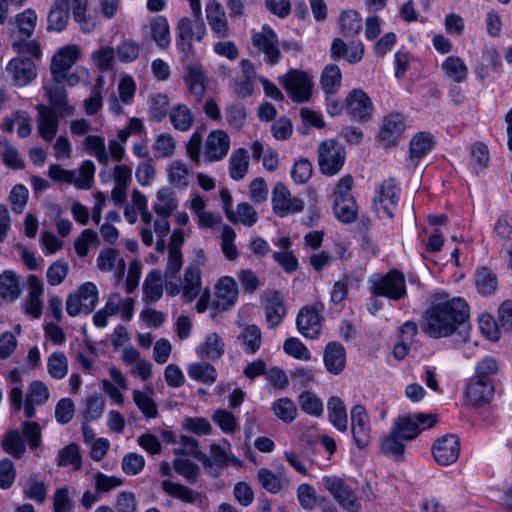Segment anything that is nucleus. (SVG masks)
Wrapping results in <instances>:
<instances>
[{"label": "nucleus", "instance_id": "nucleus-1", "mask_svg": "<svg viewBox=\"0 0 512 512\" xmlns=\"http://www.w3.org/2000/svg\"><path fill=\"white\" fill-rule=\"evenodd\" d=\"M469 317V306L461 297L437 294L423 314V332L435 339L449 337Z\"/></svg>", "mask_w": 512, "mask_h": 512}, {"label": "nucleus", "instance_id": "nucleus-2", "mask_svg": "<svg viewBox=\"0 0 512 512\" xmlns=\"http://www.w3.org/2000/svg\"><path fill=\"white\" fill-rule=\"evenodd\" d=\"M368 283L373 296L398 301L407 294L404 274L397 269H392L384 275L375 274L369 278Z\"/></svg>", "mask_w": 512, "mask_h": 512}, {"label": "nucleus", "instance_id": "nucleus-3", "mask_svg": "<svg viewBox=\"0 0 512 512\" xmlns=\"http://www.w3.org/2000/svg\"><path fill=\"white\" fill-rule=\"evenodd\" d=\"M203 19L181 18L176 26V45L186 58L195 54L193 41L201 42L206 35Z\"/></svg>", "mask_w": 512, "mask_h": 512}, {"label": "nucleus", "instance_id": "nucleus-4", "mask_svg": "<svg viewBox=\"0 0 512 512\" xmlns=\"http://www.w3.org/2000/svg\"><path fill=\"white\" fill-rule=\"evenodd\" d=\"M346 160L345 148L335 140L327 139L318 146V165L320 172L334 176L340 172Z\"/></svg>", "mask_w": 512, "mask_h": 512}, {"label": "nucleus", "instance_id": "nucleus-5", "mask_svg": "<svg viewBox=\"0 0 512 512\" xmlns=\"http://www.w3.org/2000/svg\"><path fill=\"white\" fill-rule=\"evenodd\" d=\"M322 485L333 496L337 503L349 512H359L360 502L354 489L338 476H324Z\"/></svg>", "mask_w": 512, "mask_h": 512}, {"label": "nucleus", "instance_id": "nucleus-6", "mask_svg": "<svg viewBox=\"0 0 512 512\" xmlns=\"http://www.w3.org/2000/svg\"><path fill=\"white\" fill-rule=\"evenodd\" d=\"M281 83L294 102L304 103L310 100L313 82L306 72L290 70L281 77Z\"/></svg>", "mask_w": 512, "mask_h": 512}, {"label": "nucleus", "instance_id": "nucleus-7", "mask_svg": "<svg viewBox=\"0 0 512 512\" xmlns=\"http://www.w3.org/2000/svg\"><path fill=\"white\" fill-rule=\"evenodd\" d=\"M399 191L393 179L384 180L376 189L373 207L379 218H392L399 200Z\"/></svg>", "mask_w": 512, "mask_h": 512}, {"label": "nucleus", "instance_id": "nucleus-8", "mask_svg": "<svg viewBox=\"0 0 512 512\" xmlns=\"http://www.w3.org/2000/svg\"><path fill=\"white\" fill-rule=\"evenodd\" d=\"M435 423L436 419L433 415L418 413L414 415L399 416L392 427L400 433L402 439L409 442L415 439L422 430L433 427Z\"/></svg>", "mask_w": 512, "mask_h": 512}, {"label": "nucleus", "instance_id": "nucleus-9", "mask_svg": "<svg viewBox=\"0 0 512 512\" xmlns=\"http://www.w3.org/2000/svg\"><path fill=\"white\" fill-rule=\"evenodd\" d=\"M252 45L264 54V61L269 65H276L281 59L279 40L277 34L268 25H263L260 32H255L251 38Z\"/></svg>", "mask_w": 512, "mask_h": 512}, {"label": "nucleus", "instance_id": "nucleus-10", "mask_svg": "<svg viewBox=\"0 0 512 512\" xmlns=\"http://www.w3.org/2000/svg\"><path fill=\"white\" fill-rule=\"evenodd\" d=\"M271 202L274 213L279 217L298 213L304 209V202L298 197H292L290 190L282 182L276 183L273 187Z\"/></svg>", "mask_w": 512, "mask_h": 512}, {"label": "nucleus", "instance_id": "nucleus-11", "mask_svg": "<svg viewBox=\"0 0 512 512\" xmlns=\"http://www.w3.org/2000/svg\"><path fill=\"white\" fill-rule=\"evenodd\" d=\"M345 108L352 120L367 122L372 118L374 105L361 89L351 90L345 98Z\"/></svg>", "mask_w": 512, "mask_h": 512}, {"label": "nucleus", "instance_id": "nucleus-12", "mask_svg": "<svg viewBox=\"0 0 512 512\" xmlns=\"http://www.w3.org/2000/svg\"><path fill=\"white\" fill-rule=\"evenodd\" d=\"M81 51L76 45H67L52 57L51 74L53 81L64 82L66 73L74 66L80 57Z\"/></svg>", "mask_w": 512, "mask_h": 512}, {"label": "nucleus", "instance_id": "nucleus-13", "mask_svg": "<svg viewBox=\"0 0 512 512\" xmlns=\"http://www.w3.org/2000/svg\"><path fill=\"white\" fill-rule=\"evenodd\" d=\"M230 149V137L224 130L211 131L205 141L203 159L212 163L223 160Z\"/></svg>", "mask_w": 512, "mask_h": 512}, {"label": "nucleus", "instance_id": "nucleus-14", "mask_svg": "<svg viewBox=\"0 0 512 512\" xmlns=\"http://www.w3.org/2000/svg\"><path fill=\"white\" fill-rule=\"evenodd\" d=\"M351 432L356 446L363 449L370 443V419L366 408L356 404L351 409Z\"/></svg>", "mask_w": 512, "mask_h": 512}, {"label": "nucleus", "instance_id": "nucleus-15", "mask_svg": "<svg viewBox=\"0 0 512 512\" xmlns=\"http://www.w3.org/2000/svg\"><path fill=\"white\" fill-rule=\"evenodd\" d=\"M460 453V441L456 435L448 434L437 439L432 447L435 461L442 466L455 463Z\"/></svg>", "mask_w": 512, "mask_h": 512}, {"label": "nucleus", "instance_id": "nucleus-16", "mask_svg": "<svg viewBox=\"0 0 512 512\" xmlns=\"http://www.w3.org/2000/svg\"><path fill=\"white\" fill-rule=\"evenodd\" d=\"M404 131V116L399 112H393L383 118L378 137L385 146H394L400 140Z\"/></svg>", "mask_w": 512, "mask_h": 512}, {"label": "nucleus", "instance_id": "nucleus-17", "mask_svg": "<svg viewBox=\"0 0 512 512\" xmlns=\"http://www.w3.org/2000/svg\"><path fill=\"white\" fill-rule=\"evenodd\" d=\"M208 25L214 35L219 39L228 38L231 29L228 19L222 5L216 0H210L205 7Z\"/></svg>", "mask_w": 512, "mask_h": 512}, {"label": "nucleus", "instance_id": "nucleus-18", "mask_svg": "<svg viewBox=\"0 0 512 512\" xmlns=\"http://www.w3.org/2000/svg\"><path fill=\"white\" fill-rule=\"evenodd\" d=\"M495 384L471 378L464 392L467 402L473 406H482L490 403L494 398Z\"/></svg>", "mask_w": 512, "mask_h": 512}, {"label": "nucleus", "instance_id": "nucleus-19", "mask_svg": "<svg viewBox=\"0 0 512 512\" xmlns=\"http://www.w3.org/2000/svg\"><path fill=\"white\" fill-rule=\"evenodd\" d=\"M36 109L38 112L36 117L38 134L45 141L50 142L57 134L60 115L53 108L44 104H38Z\"/></svg>", "mask_w": 512, "mask_h": 512}, {"label": "nucleus", "instance_id": "nucleus-20", "mask_svg": "<svg viewBox=\"0 0 512 512\" xmlns=\"http://www.w3.org/2000/svg\"><path fill=\"white\" fill-rule=\"evenodd\" d=\"M296 325L299 332L306 338L316 339L321 333V317L314 306H306L300 309Z\"/></svg>", "mask_w": 512, "mask_h": 512}, {"label": "nucleus", "instance_id": "nucleus-21", "mask_svg": "<svg viewBox=\"0 0 512 512\" xmlns=\"http://www.w3.org/2000/svg\"><path fill=\"white\" fill-rule=\"evenodd\" d=\"M45 94L50 103V107L58 112L60 116H71L74 114V107L68 104L67 92L63 82L47 83L44 86Z\"/></svg>", "mask_w": 512, "mask_h": 512}, {"label": "nucleus", "instance_id": "nucleus-22", "mask_svg": "<svg viewBox=\"0 0 512 512\" xmlns=\"http://www.w3.org/2000/svg\"><path fill=\"white\" fill-rule=\"evenodd\" d=\"M6 72L17 86H25L36 77L35 64L27 57L12 59L6 67Z\"/></svg>", "mask_w": 512, "mask_h": 512}, {"label": "nucleus", "instance_id": "nucleus-23", "mask_svg": "<svg viewBox=\"0 0 512 512\" xmlns=\"http://www.w3.org/2000/svg\"><path fill=\"white\" fill-rule=\"evenodd\" d=\"M265 319L270 329L277 327L286 316L284 296L279 291H270L266 294Z\"/></svg>", "mask_w": 512, "mask_h": 512}, {"label": "nucleus", "instance_id": "nucleus-24", "mask_svg": "<svg viewBox=\"0 0 512 512\" xmlns=\"http://www.w3.org/2000/svg\"><path fill=\"white\" fill-rule=\"evenodd\" d=\"M238 287L236 281L229 276L222 277L216 285V300L213 306L216 309L228 310L236 303Z\"/></svg>", "mask_w": 512, "mask_h": 512}, {"label": "nucleus", "instance_id": "nucleus-25", "mask_svg": "<svg viewBox=\"0 0 512 512\" xmlns=\"http://www.w3.org/2000/svg\"><path fill=\"white\" fill-rule=\"evenodd\" d=\"M197 459L201 461L204 470L211 477H218L222 469L228 465V455L226 451L218 444H211L210 455L200 453Z\"/></svg>", "mask_w": 512, "mask_h": 512}, {"label": "nucleus", "instance_id": "nucleus-26", "mask_svg": "<svg viewBox=\"0 0 512 512\" xmlns=\"http://www.w3.org/2000/svg\"><path fill=\"white\" fill-rule=\"evenodd\" d=\"M143 31L159 48L167 49L170 46V26L166 17H153L149 24L143 27Z\"/></svg>", "mask_w": 512, "mask_h": 512}, {"label": "nucleus", "instance_id": "nucleus-27", "mask_svg": "<svg viewBox=\"0 0 512 512\" xmlns=\"http://www.w3.org/2000/svg\"><path fill=\"white\" fill-rule=\"evenodd\" d=\"M433 135L429 132H419L415 134L409 145V162L415 168L419 161L427 155L434 147Z\"/></svg>", "mask_w": 512, "mask_h": 512}, {"label": "nucleus", "instance_id": "nucleus-28", "mask_svg": "<svg viewBox=\"0 0 512 512\" xmlns=\"http://www.w3.org/2000/svg\"><path fill=\"white\" fill-rule=\"evenodd\" d=\"M323 361L327 371L331 374H340L346 364V351L338 342H329L324 350Z\"/></svg>", "mask_w": 512, "mask_h": 512}, {"label": "nucleus", "instance_id": "nucleus-29", "mask_svg": "<svg viewBox=\"0 0 512 512\" xmlns=\"http://www.w3.org/2000/svg\"><path fill=\"white\" fill-rule=\"evenodd\" d=\"M70 0H55L47 16V30L62 32L66 29L70 19Z\"/></svg>", "mask_w": 512, "mask_h": 512}, {"label": "nucleus", "instance_id": "nucleus-30", "mask_svg": "<svg viewBox=\"0 0 512 512\" xmlns=\"http://www.w3.org/2000/svg\"><path fill=\"white\" fill-rule=\"evenodd\" d=\"M406 440L395 428L385 435L380 442V451L382 454L394 458L396 461H402L405 454Z\"/></svg>", "mask_w": 512, "mask_h": 512}, {"label": "nucleus", "instance_id": "nucleus-31", "mask_svg": "<svg viewBox=\"0 0 512 512\" xmlns=\"http://www.w3.org/2000/svg\"><path fill=\"white\" fill-rule=\"evenodd\" d=\"M49 398V390L41 381L30 384L24 404L25 417L30 419L35 415V405H43Z\"/></svg>", "mask_w": 512, "mask_h": 512}, {"label": "nucleus", "instance_id": "nucleus-32", "mask_svg": "<svg viewBox=\"0 0 512 512\" xmlns=\"http://www.w3.org/2000/svg\"><path fill=\"white\" fill-rule=\"evenodd\" d=\"M167 178L171 186L186 188L192 178V169L182 160H173L167 168Z\"/></svg>", "mask_w": 512, "mask_h": 512}, {"label": "nucleus", "instance_id": "nucleus-33", "mask_svg": "<svg viewBox=\"0 0 512 512\" xmlns=\"http://www.w3.org/2000/svg\"><path fill=\"white\" fill-rule=\"evenodd\" d=\"M182 297L187 302L196 299L201 291V273L196 265H189L184 271Z\"/></svg>", "mask_w": 512, "mask_h": 512}, {"label": "nucleus", "instance_id": "nucleus-34", "mask_svg": "<svg viewBox=\"0 0 512 512\" xmlns=\"http://www.w3.org/2000/svg\"><path fill=\"white\" fill-rule=\"evenodd\" d=\"M185 81L189 91L195 96L196 101H200L205 93V75L203 67L198 62L190 63L187 66V75Z\"/></svg>", "mask_w": 512, "mask_h": 512}, {"label": "nucleus", "instance_id": "nucleus-35", "mask_svg": "<svg viewBox=\"0 0 512 512\" xmlns=\"http://www.w3.org/2000/svg\"><path fill=\"white\" fill-rule=\"evenodd\" d=\"M328 418L331 424L340 432L348 429V417L344 402L337 396H332L327 402Z\"/></svg>", "mask_w": 512, "mask_h": 512}, {"label": "nucleus", "instance_id": "nucleus-36", "mask_svg": "<svg viewBox=\"0 0 512 512\" xmlns=\"http://www.w3.org/2000/svg\"><path fill=\"white\" fill-rule=\"evenodd\" d=\"M225 352V343L217 333H210L206 336L204 342L197 348V353L201 358L208 360H217Z\"/></svg>", "mask_w": 512, "mask_h": 512}, {"label": "nucleus", "instance_id": "nucleus-37", "mask_svg": "<svg viewBox=\"0 0 512 512\" xmlns=\"http://www.w3.org/2000/svg\"><path fill=\"white\" fill-rule=\"evenodd\" d=\"M161 488L168 496L185 503L193 504L201 498V494L199 492L170 480L162 481Z\"/></svg>", "mask_w": 512, "mask_h": 512}, {"label": "nucleus", "instance_id": "nucleus-38", "mask_svg": "<svg viewBox=\"0 0 512 512\" xmlns=\"http://www.w3.org/2000/svg\"><path fill=\"white\" fill-rule=\"evenodd\" d=\"M22 288L19 276L11 270L0 274V296L4 299L15 301L21 296Z\"/></svg>", "mask_w": 512, "mask_h": 512}, {"label": "nucleus", "instance_id": "nucleus-39", "mask_svg": "<svg viewBox=\"0 0 512 512\" xmlns=\"http://www.w3.org/2000/svg\"><path fill=\"white\" fill-rule=\"evenodd\" d=\"M474 282L478 293L482 296H490L498 288L496 274L487 267H481L475 271Z\"/></svg>", "mask_w": 512, "mask_h": 512}, {"label": "nucleus", "instance_id": "nucleus-40", "mask_svg": "<svg viewBox=\"0 0 512 512\" xmlns=\"http://www.w3.org/2000/svg\"><path fill=\"white\" fill-rule=\"evenodd\" d=\"M244 352L248 355H254L258 352L262 344V333L257 325H245L238 335Z\"/></svg>", "mask_w": 512, "mask_h": 512}, {"label": "nucleus", "instance_id": "nucleus-41", "mask_svg": "<svg viewBox=\"0 0 512 512\" xmlns=\"http://www.w3.org/2000/svg\"><path fill=\"white\" fill-rule=\"evenodd\" d=\"M144 301L155 303L162 297L163 285L162 274L158 269H154L148 273L143 284Z\"/></svg>", "mask_w": 512, "mask_h": 512}, {"label": "nucleus", "instance_id": "nucleus-42", "mask_svg": "<svg viewBox=\"0 0 512 512\" xmlns=\"http://www.w3.org/2000/svg\"><path fill=\"white\" fill-rule=\"evenodd\" d=\"M169 119L172 126L180 132L190 130L195 121L193 112L185 104L173 106L169 113Z\"/></svg>", "mask_w": 512, "mask_h": 512}, {"label": "nucleus", "instance_id": "nucleus-43", "mask_svg": "<svg viewBox=\"0 0 512 512\" xmlns=\"http://www.w3.org/2000/svg\"><path fill=\"white\" fill-rule=\"evenodd\" d=\"M342 83L340 68L335 64L327 65L321 74L320 85L326 95L334 96Z\"/></svg>", "mask_w": 512, "mask_h": 512}, {"label": "nucleus", "instance_id": "nucleus-44", "mask_svg": "<svg viewBox=\"0 0 512 512\" xmlns=\"http://www.w3.org/2000/svg\"><path fill=\"white\" fill-rule=\"evenodd\" d=\"M249 168L248 152L244 148H239L234 151L229 159V174L230 177L239 181L245 177Z\"/></svg>", "mask_w": 512, "mask_h": 512}, {"label": "nucleus", "instance_id": "nucleus-45", "mask_svg": "<svg viewBox=\"0 0 512 512\" xmlns=\"http://www.w3.org/2000/svg\"><path fill=\"white\" fill-rule=\"evenodd\" d=\"M257 480L261 487L271 494L279 493L288 485V481L284 477L275 474L268 468H261L258 470Z\"/></svg>", "mask_w": 512, "mask_h": 512}, {"label": "nucleus", "instance_id": "nucleus-46", "mask_svg": "<svg viewBox=\"0 0 512 512\" xmlns=\"http://www.w3.org/2000/svg\"><path fill=\"white\" fill-rule=\"evenodd\" d=\"M177 206V200L174 198V193L170 188L165 187L157 191L153 210L158 216L169 217L176 210Z\"/></svg>", "mask_w": 512, "mask_h": 512}, {"label": "nucleus", "instance_id": "nucleus-47", "mask_svg": "<svg viewBox=\"0 0 512 512\" xmlns=\"http://www.w3.org/2000/svg\"><path fill=\"white\" fill-rule=\"evenodd\" d=\"M187 373L191 379L204 384H213L217 380L215 367L207 362L191 363Z\"/></svg>", "mask_w": 512, "mask_h": 512}, {"label": "nucleus", "instance_id": "nucleus-48", "mask_svg": "<svg viewBox=\"0 0 512 512\" xmlns=\"http://www.w3.org/2000/svg\"><path fill=\"white\" fill-rule=\"evenodd\" d=\"M443 72L456 83L466 81L468 68L457 56L447 57L441 65Z\"/></svg>", "mask_w": 512, "mask_h": 512}, {"label": "nucleus", "instance_id": "nucleus-49", "mask_svg": "<svg viewBox=\"0 0 512 512\" xmlns=\"http://www.w3.org/2000/svg\"><path fill=\"white\" fill-rule=\"evenodd\" d=\"M84 147L88 154L94 156L97 161L107 166L109 155L106 151L105 139L99 135H89L84 140Z\"/></svg>", "mask_w": 512, "mask_h": 512}, {"label": "nucleus", "instance_id": "nucleus-50", "mask_svg": "<svg viewBox=\"0 0 512 512\" xmlns=\"http://www.w3.org/2000/svg\"><path fill=\"white\" fill-rule=\"evenodd\" d=\"M105 79L98 76L91 89V94L84 100L85 112L88 115H95L103 106L102 91L104 89Z\"/></svg>", "mask_w": 512, "mask_h": 512}, {"label": "nucleus", "instance_id": "nucleus-51", "mask_svg": "<svg viewBox=\"0 0 512 512\" xmlns=\"http://www.w3.org/2000/svg\"><path fill=\"white\" fill-rule=\"evenodd\" d=\"M2 447L6 453L16 459L22 458L26 451L24 440L17 430H12L5 434Z\"/></svg>", "mask_w": 512, "mask_h": 512}, {"label": "nucleus", "instance_id": "nucleus-52", "mask_svg": "<svg viewBox=\"0 0 512 512\" xmlns=\"http://www.w3.org/2000/svg\"><path fill=\"white\" fill-rule=\"evenodd\" d=\"M74 294L81 301L82 306L86 310V314H90L99 301L98 289L92 282L82 284Z\"/></svg>", "mask_w": 512, "mask_h": 512}, {"label": "nucleus", "instance_id": "nucleus-53", "mask_svg": "<svg viewBox=\"0 0 512 512\" xmlns=\"http://www.w3.org/2000/svg\"><path fill=\"white\" fill-rule=\"evenodd\" d=\"M271 409L276 417L284 423H291L297 416V407L288 397H282L274 401Z\"/></svg>", "mask_w": 512, "mask_h": 512}, {"label": "nucleus", "instance_id": "nucleus-54", "mask_svg": "<svg viewBox=\"0 0 512 512\" xmlns=\"http://www.w3.org/2000/svg\"><path fill=\"white\" fill-rule=\"evenodd\" d=\"M340 28L344 36H354L362 29V19L358 12L349 10L341 14Z\"/></svg>", "mask_w": 512, "mask_h": 512}, {"label": "nucleus", "instance_id": "nucleus-55", "mask_svg": "<svg viewBox=\"0 0 512 512\" xmlns=\"http://www.w3.org/2000/svg\"><path fill=\"white\" fill-rule=\"evenodd\" d=\"M105 409V399L99 394H93L86 398L83 417L86 422L99 419Z\"/></svg>", "mask_w": 512, "mask_h": 512}, {"label": "nucleus", "instance_id": "nucleus-56", "mask_svg": "<svg viewBox=\"0 0 512 512\" xmlns=\"http://www.w3.org/2000/svg\"><path fill=\"white\" fill-rule=\"evenodd\" d=\"M498 371L499 366L496 359L491 356H486L476 364L473 378L482 380L483 382H494L493 377Z\"/></svg>", "mask_w": 512, "mask_h": 512}, {"label": "nucleus", "instance_id": "nucleus-57", "mask_svg": "<svg viewBox=\"0 0 512 512\" xmlns=\"http://www.w3.org/2000/svg\"><path fill=\"white\" fill-rule=\"evenodd\" d=\"M298 402L303 412L320 417L323 414V403L321 399L312 392L306 391L298 396Z\"/></svg>", "mask_w": 512, "mask_h": 512}, {"label": "nucleus", "instance_id": "nucleus-58", "mask_svg": "<svg viewBox=\"0 0 512 512\" xmlns=\"http://www.w3.org/2000/svg\"><path fill=\"white\" fill-rule=\"evenodd\" d=\"M176 145V140L171 134L161 133L157 136L152 148L158 158H169L174 155Z\"/></svg>", "mask_w": 512, "mask_h": 512}, {"label": "nucleus", "instance_id": "nucleus-59", "mask_svg": "<svg viewBox=\"0 0 512 512\" xmlns=\"http://www.w3.org/2000/svg\"><path fill=\"white\" fill-rule=\"evenodd\" d=\"M116 261H118L120 272L123 273L125 261L118 259V252L115 249L108 248L99 253L97 257V267L102 272H110L114 269Z\"/></svg>", "mask_w": 512, "mask_h": 512}, {"label": "nucleus", "instance_id": "nucleus-60", "mask_svg": "<svg viewBox=\"0 0 512 512\" xmlns=\"http://www.w3.org/2000/svg\"><path fill=\"white\" fill-rule=\"evenodd\" d=\"M48 373L54 379H62L68 372V360L63 352H53L47 362Z\"/></svg>", "mask_w": 512, "mask_h": 512}, {"label": "nucleus", "instance_id": "nucleus-61", "mask_svg": "<svg viewBox=\"0 0 512 512\" xmlns=\"http://www.w3.org/2000/svg\"><path fill=\"white\" fill-rule=\"evenodd\" d=\"M58 466H73L78 470L81 467V455L77 444L71 443L62 448L57 456Z\"/></svg>", "mask_w": 512, "mask_h": 512}, {"label": "nucleus", "instance_id": "nucleus-62", "mask_svg": "<svg viewBox=\"0 0 512 512\" xmlns=\"http://www.w3.org/2000/svg\"><path fill=\"white\" fill-rule=\"evenodd\" d=\"M173 468L190 484H194L198 480L200 469L197 464L189 459H175Z\"/></svg>", "mask_w": 512, "mask_h": 512}, {"label": "nucleus", "instance_id": "nucleus-63", "mask_svg": "<svg viewBox=\"0 0 512 512\" xmlns=\"http://www.w3.org/2000/svg\"><path fill=\"white\" fill-rule=\"evenodd\" d=\"M333 209L335 216L341 222L351 223L356 219L357 206L354 198L343 201H334Z\"/></svg>", "mask_w": 512, "mask_h": 512}, {"label": "nucleus", "instance_id": "nucleus-64", "mask_svg": "<svg viewBox=\"0 0 512 512\" xmlns=\"http://www.w3.org/2000/svg\"><path fill=\"white\" fill-rule=\"evenodd\" d=\"M132 395L136 406L147 418H156L158 416L157 405L150 395L140 390H134Z\"/></svg>", "mask_w": 512, "mask_h": 512}]
</instances>
